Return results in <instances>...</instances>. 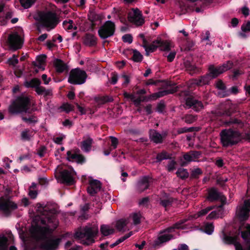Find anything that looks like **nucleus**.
I'll return each mask as SVG.
<instances>
[{"mask_svg":"<svg viewBox=\"0 0 250 250\" xmlns=\"http://www.w3.org/2000/svg\"><path fill=\"white\" fill-rule=\"evenodd\" d=\"M177 176L182 180H185L189 176V173L187 169L184 168H179L176 172Z\"/></svg>","mask_w":250,"mask_h":250,"instance_id":"nucleus-34","label":"nucleus"},{"mask_svg":"<svg viewBox=\"0 0 250 250\" xmlns=\"http://www.w3.org/2000/svg\"><path fill=\"white\" fill-rule=\"evenodd\" d=\"M185 67L190 74L195 73L197 71V67L192 64L189 61H186L184 62Z\"/></svg>","mask_w":250,"mask_h":250,"instance_id":"nucleus-36","label":"nucleus"},{"mask_svg":"<svg viewBox=\"0 0 250 250\" xmlns=\"http://www.w3.org/2000/svg\"><path fill=\"white\" fill-rule=\"evenodd\" d=\"M47 56L45 54H42L37 56L36 57V61L38 62V64L35 62H32V64L34 66H37L39 68H41V65L45 62Z\"/></svg>","mask_w":250,"mask_h":250,"instance_id":"nucleus-33","label":"nucleus"},{"mask_svg":"<svg viewBox=\"0 0 250 250\" xmlns=\"http://www.w3.org/2000/svg\"><path fill=\"white\" fill-rule=\"evenodd\" d=\"M187 221V219H183L181 220H180L179 221L177 222V223H175L173 226L174 229H184V228L183 226V225Z\"/></svg>","mask_w":250,"mask_h":250,"instance_id":"nucleus-59","label":"nucleus"},{"mask_svg":"<svg viewBox=\"0 0 250 250\" xmlns=\"http://www.w3.org/2000/svg\"><path fill=\"white\" fill-rule=\"evenodd\" d=\"M33 110L31 109V100L29 97L21 95L18 96L9 108L11 114L25 113L31 114Z\"/></svg>","mask_w":250,"mask_h":250,"instance_id":"nucleus-3","label":"nucleus"},{"mask_svg":"<svg viewBox=\"0 0 250 250\" xmlns=\"http://www.w3.org/2000/svg\"><path fill=\"white\" fill-rule=\"evenodd\" d=\"M159 40H156L153 41L150 45H148L147 47H146V50H145L146 55L148 56L150 52H154L159 47Z\"/></svg>","mask_w":250,"mask_h":250,"instance_id":"nucleus-30","label":"nucleus"},{"mask_svg":"<svg viewBox=\"0 0 250 250\" xmlns=\"http://www.w3.org/2000/svg\"><path fill=\"white\" fill-rule=\"evenodd\" d=\"M18 208L17 204L8 196L0 197V210L6 216L11 215L12 212Z\"/></svg>","mask_w":250,"mask_h":250,"instance_id":"nucleus-7","label":"nucleus"},{"mask_svg":"<svg viewBox=\"0 0 250 250\" xmlns=\"http://www.w3.org/2000/svg\"><path fill=\"white\" fill-rule=\"evenodd\" d=\"M221 193L215 188H211L208 190L207 199L209 202L218 201L220 198Z\"/></svg>","mask_w":250,"mask_h":250,"instance_id":"nucleus-19","label":"nucleus"},{"mask_svg":"<svg viewBox=\"0 0 250 250\" xmlns=\"http://www.w3.org/2000/svg\"><path fill=\"white\" fill-rule=\"evenodd\" d=\"M100 230L102 234L104 236H108L113 234L114 232V229L110 228L108 226L106 225H102L101 226Z\"/></svg>","mask_w":250,"mask_h":250,"instance_id":"nucleus-35","label":"nucleus"},{"mask_svg":"<svg viewBox=\"0 0 250 250\" xmlns=\"http://www.w3.org/2000/svg\"><path fill=\"white\" fill-rule=\"evenodd\" d=\"M189 152L191 155V158L193 159V161L198 159L201 154V152L198 151L191 150Z\"/></svg>","mask_w":250,"mask_h":250,"instance_id":"nucleus-63","label":"nucleus"},{"mask_svg":"<svg viewBox=\"0 0 250 250\" xmlns=\"http://www.w3.org/2000/svg\"><path fill=\"white\" fill-rule=\"evenodd\" d=\"M149 177L144 176L138 182L137 189L139 192H142L149 187Z\"/></svg>","mask_w":250,"mask_h":250,"instance_id":"nucleus-18","label":"nucleus"},{"mask_svg":"<svg viewBox=\"0 0 250 250\" xmlns=\"http://www.w3.org/2000/svg\"><path fill=\"white\" fill-rule=\"evenodd\" d=\"M8 242L7 238L3 235L2 236H0V247L1 248H5L7 247Z\"/></svg>","mask_w":250,"mask_h":250,"instance_id":"nucleus-57","label":"nucleus"},{"mask_svg":"<svg viewBox=\"0 0 250 250\" xmlns=\"http://www.w3.org/2000/svg\"><path fill=\"white\" fill-rule=\"evenodd\" d=\"M101 188V183L98 180H92L89 181L87 188V191L91 196H95Z\"/></svg>","mask_w":250,"mask_h":250,"instance_id":"nucleus-15","label":"nucleus"},{"mask_svg":"<svg viewBox=\"0 0 250 250\" xmlns=\"http://www.w3.org/2000/svg\"><path fill=\"white\" fill-rule=\"evenodd\" d=\"M149 136L150 140L153 143L159 144L162 143V135L155 129H150L149 131Z\"/></svg>","mask_w":250,"mask_h":250,"instance_id":"nucleus-21","label":"nucleus"},{"mask_svg":"<svg viewBox=\"0 0 250 250\" xmlns=\"http://www.w3.org/2000/svg\"><path fill=\"white\" fill-rule=\"evenodd\" d=\"M166 108V104H165L164 101H161L158 104L156 111L160 113H162L163 112L164 110Z\"/></svg>","mask_w":250,"mask_h":250,"instance_id":"nucleus-58","label":"nucleus"},{"mask_svg":"<svg viewBox=\"0 0 250 250\" xmlns=\"http://www.w3.org/2000/svg\"><path fill=\"white\" fill-rule=\"evenodd\" d=\"M79 152H81V151L78 148L68 150L66 152V160L69 162H74Z\"/></svg>","mask_w":250,"mask_h":250,"instance_id":"nucleus-25","label":"nucleus"},{"mask_svg":"<svg viewBox=\"0 0 250 250\" xmlns=\"http://www.w3.org/2000/svg\"><path fill=\"white\" fill-rule=\"evenodd\" d=\"M221 202V204L219 205L218 208V211L221 212V213H223L224 212V206L226 204L227 198L224 195H223L221 194L220 198L219 200Z\"/></svg>","mask_w":250,"mask_h":250,"instance_id":"nucleus-49","label":"nucleus"},{"mask_svg":"<svg viewBox=\"0 0 250 250\" xmlns=\"http://www.w3.org/2000/svg\"><path fill=\"white\" fill-rule=\"evenodd\" d=\"M146 85H159L161 86V88L159 89H165L167 88L168 87H170L172 86L170 82H168L166 80H154L152 79H150L148 80L146 83Z\"/></svg>","mask_w":250,"mask_h":250,"instance_id":"nucleus-16","label":"nucleus"},{"mask_svg":"<svg viewBox=\"0 0 250 250\" xmlns=\"http://www.w3.org/2000/svg\"><path fill=\"white\" fill-rule=\"evenodd\" d=\"M172 234H165L158 236L157 240L154 242L155 246H159L161 244L167 242L173 238Z\"/></svg>","mask_w":250,"mask_h":250,"instance_id":"nucleus-26","label":"nucleus"},{"mask_svg":"<svg viewBox=\"0 0 250 250\" xmlns=\"http://www.w3.org/2000/svg\"><path fill=\"white\" fill-rule=\"evenodd\" d=\"M186 108H192L196 112H199L204 108L203 104L192 96H189L186 99Z\"/></svg>","mask_w":250,"mask_h":250,"instance_id":"nucleus-12","label":"nucleus"},{"mask_svg":"<svg viewBox=\"0 0 250 250\" xmlns=\"http://www.w3.org/2000/svg\"><path fill=\"white\" fill-rule=\"evenodd\" d=\"M122 40L124 42L131 43L133 41V37L130 34H125L122 37Z\"/></svg>","mask_w":250,"mask_h":250,"instance_id":"nucleus-62","label":"nucleus"},{"mask_svg":"<svg viewBox=\"0 0 250 250\" xmlns=\"http://www.w3.org/2000/svg\"><path fill=\"white\" fill-rule=\"evenodd\" d=\"M126 225V222L125 220L120 219L117 221L116 225L117 229L121 231L123 230L125 226Z\"/></svg>","mask_w":250,"mask_h":250,"instance_id":"nucleus-50","label":"nucleus"},{"mask_svg":"<svg viewBox=\"0 0 250 250\" xmlns=\"http://www.w3.org/2000/svg\"><path fill=\"white\" fill-rule=\"evenodd\" d=\"M170 155L166 150H163L157 154L155 162L160 163L163 160L170 159Z\"/></svg>","mask_w":250,"mask_h":250,"instance_id":"nucleus-29","label":"nucleus"},{"mask_svg":"<svg viewBox=\"0 0 250 250\" xmlns=\"http://www.w3.org/2000/svg\"><path fill=\"white\" fill-rule=\"evenodd\" d=\"M98 233V227H88L86 226L82 230L76 232L75 237L76 238L79 239L85 237L86 240H83L82 243L85 246H89L91 244L94 243L95 240L93 238Z\"/></svg>","mask_w":250,"mask_h":250,"instance_id":"nucleus-6","label":"nucleus"},{"mask_svg":"<svg viewBox=\"0 0 250 250\" xmlns=\"http://www.w3.org/2000/svg\"><path fill=\"white\" fill-rule=\"evenodd\" d=\"M222 213H221L220 211H218V208L217 207V210H214L211 211L207 217L206 219L207 220H211L213 219L217 218L219 217L220 215Z\"/></svg>","mask_w":250,"mask_h":250,"instance_id":"nucleus-46","label":"nucleus"},{"mask_svg":"<svg viewBox=\"0 0 250 250\" xmlns=\"http://www.w3.org/2000/svg\"><path fill=\"white\" fill-rule=\"evenodd\" d=\"M37 211L41 215L44 216V219H41V223L45 226L42 227L38 225L35 226L31 231L33 237L37 241H42L41 248L42 250H55L57 249L61 242V239H52L47 237L48 234H52L57 228V225L54 224L53 228H51L47 224L53 223V218L50 215L53 210L47 205L38 203L36 206Z\"/></svg>","mask_w":250,"mask_h":250,"instance_id":"nucleus-1","label":"nucleus"},{"mask_svg":"<svg viewBox=\"0 0 250 250\" xmlns=\"http://www.w3.org/2000/svg\"><path fill=\"white\" fill-rule=\"evenodd\" d=\"M41 83V81L38 78H33L31 81H26L24 85L27 88L35 87V89Z\"/></svg>","mask_w":250,"mask_h":250,"instance_id":"nucleus-31","label":"nucleus"},{"mask_svg":"<svg viewBox=\"0 0 250 250\" xmlns=\"http://www.w3.org/2000/svg\"><path fill=\"white\" fill-rule=\"evenodd\" d=\"M100 15L95 12H90L88 15V20L92 23L100 20Z\"/></svg>","mask_w":250,"mask_h":250,"instance_id":"nucleus-47","label":"nucleus"},{"mask_svg":"<svg viewBox=\"0 0 250 250\" xmlns=\"http://www.w3.org/2000/svg\"><path fill=\"white\" fill-rule=\"evenodd\" d=\"M40 25L47 29L48 31L54 29L60 22L59 17L56 13L51 11H40L38 17L35 18Z\"/></svg>","mask_w":250,"mask_h":250,"instance_id":"nucleus-4","label":"nucleus"},{"mask_svg":"<svg viewBox=\"0 0 250 250\" xmlns=\"http://www.w3.org/2000/svg\"><path fill=\"white\" fill-rule=\"evenodd\" d=\"M187 221V219H183L181 220H180L179 221L177 222V223H175L173 226L174 229H184V228L183 226V225Z\"/></svg>","mask_w":250,"mask_h":250,"instance_id":"nucleus-60","label":"nucleus"},{"mask_svg":"<svg viewBox=\"0 0 250 250\" xmlns=\"http://www.w3.org/2000/svg\"><path fill=\"white\" fill-rule=\"evenodd\" d=\"M115 29V23L111 21H107L99 28L98 34L101 39L105 40L113 36Z\"/></svg>","mask_w":250,"mask_h":250,"instance_id":"nucleus-9","label":"nucleus"},{"mask_svg":"<svg viewBox=\"0 0 250 250\" xmlns=\"http://www.w3.org/2000/svg\"><path fill=\"white\" fill-rule=\"evenodd\" d=\"M214 208H215V206H211L208 207L207 208L201 210L198 212V216H202L205 215L209 211H210V210H212Z\"/></svg>","mask_w":250,"mask_h":250,"instance_id":"nucleus-52","label":"nucleus"},{"mask_svg":"<svg viewBox=\"0 0 250 250\" xmlns=\"http://www.w3.org/2000/svg\"><path fill=\"white\" fill-rule=\"evenodd\" d=\"M241 30L243 32L250 31V21H248L246 23H244L241 26Z\"/></svg>","mask_w":250,"mask_h":250,"instance_id":"nucleus-64","label":"nucleus"},{"mask_svg":"<svg viewBox=\"0 0 250 250\" xmlns=\"http://www.w3.org/2000/svg\"><path fill=\"white\" fill-rule=\"evenodd\" d=\"M211 79V77H210L209 74L208 73L206 74L197 79H192L190 81V86L192 87L195 86H202L208 84Z\"/></svg>","mask_w":250,"mask_h":250,"instance_id":"nucleus-14","label":"nucleus"},{"mask_svg":"<svg viewBox=\"0 0 250 250\" xmlns=\"http://www.w3.org/2000/svg\"><path fill=\"white\" fill-rule=\"evenodd\" d=\"M132 60L135 62H141L143 58V55L137 50H133Z\"/></svg>","mask_w":250,"mask_h":250,"instance_id":"nucleus-42","label":"nucleus"},{"mask_svg":"<svg viewBox=\"0 0 250 250\" xmlns=\"http://www.w3.org/2000/svg\"><path fill=\"white\" fill-rule=\"evenodd\" d=\"M176 162L175 160H171L168 162L167 169L168 172H172L176 168Z\"/></svg>","mask_w":250,"mask_h":250,"instance_id":"nucleus-54","label":"nucleus"},{"mask_svg":"<svg viewBox=\"0 0 250 250\" xmlns=\"http://www.w3.org/2000/svg\"><path fill=\"white\" fill-rule=\"evenodd\" d=\"M203 173L202 170L200 168H196L193 169L191 172L190 178L192 179H197L199 175Z\"/></svg>","mask_w":250,"mask_h":250,"instance_id":"nucleus-48","label":"nucleus"},{"mask_svg":"<svg viewBox=\"0 0 250 250\" xmlns=\"http://www.w3.org/2000/svg\"><path fill=\"white\" fill-rule=\"evenodd\" d=\"M36 0H20L21 5L25 9L30 7Z\"/></svg>","mask_w":250,"mask_h":250,"instance_id":"nucleus-43","label":"nucleus"},{"mask_svg":"<svg viewBox=\"0 0 250 250\" xmlns=\"http://www.w3.org/2000/svg\"><path fill=\"white\" fill-rule=\"evenodd\" d=\"M8 62L10 65L13 66L16 65L19 62V61L18 60V56L15 54L13 55L12 57L8 59Z\"/></svg>","mask_w":250,"mask_h":250,"instance_id":"nucleus-56","label":"nucleus"},{"mask_svg":"<svg viewBox=\"0 0 250 250\" xmlns=\"http://www.w3.org/2000/svg\"><path fill=\"white\" fill-rule=\"evenodd\" d=\"M97 38L93 34L86 33L83 38V43L88 46H94L97 44Z\"/></svg>","mask_w":250,"mask_h":250,"instance_id":"nucleus-20","label":"nucleus"},{"mask_svg":"<svg viewBox=\"0 0 250 250\" xmlns=\"http://www.w3.org/2000/svg\"><path fill=\"white\" fill-rule=\"evenodd\" d=\"M177 91L175 88H172L170 89H165L164 90L160 91L158 92L160 98L167 95L169 94H173Z\"/></svg>","mask_w":250,"mask_h":250,"instance_id":"nucleus-44","label":"nucleus"},{"mask_svg":"<svg viewBox=\"0 0 250 250\" xmlns=\"http://www.w3.org/2000/svg\"><path fill=\"white\" fill-rule=\"evenodd\" d=\"M214 227L212 223H206L202 227L203 231L208 235H211L214 231Z\"/></svg>","mask_w":250,"mask_h":250,"instance_id":"nucleus-32","label":"nucleus"},{"mask_svg":"<svg viewBox=\"0 0 250 250\" xmlns=\"http://www.w3.org/2000/svg\"><path fill=\"white\" fill-rule=\"evenodd\" d=\"M87 74L85 71L79 68L72 69L68 79V82L72 84H82L85 82Z\"/></svg>","mask_w":250,"mask_h":250,"instance_id":"nucleus-8","label":"nucleus"},{"mask_svg":"<svg viewBox=\"0 0 250 250\" xmlns=\"http://www.w3.org/2000/svg\"><path fill=\"white\" fill-rule=\"evenodd\" d=\"M182 119L187 124H191L197 120V116L192 114H186Z\"/></svg>","mask_w":250,"mask_h":250,"instance_id":"nucleus-37","label":"nucleus"},{"mask_svg":"<svg viewBox=\"0 0 250 250\" xmlns=\"http://www.w3.org/2000/svg\"><path fill=\"white\" fill-rule=\"evenodd\" d=\"M109 139L111 141V147L112 149H116L117 147V146L119 144L118 139L114 136H110Z\"/></svg>","mask_w":250,"mask_h":250,"instance_id":"nucleus-55","label":"nucleus"},{"mask_svg":"<svg viewBox=\"0 0 250 250\" xmlns=\"http://www.w3.org/2000/svg\"><path fill=\"white\" fill-rule=\"evenodd\" d=\"M93 143V139L88 136L85 140L81 142V148L84 152H89L91 149Z\"/></svg>","mask_w":250,"mask_h":250,"instance_id":"nucleus-24","label":"nucleus"},{"mask_svg":"<svg viewBox=\"0 0 250 250\" xmlns=\"http://www.w3.org/2000/svg\"><path fill=\"white\" fill-rule=\"evenodd\" d=\"M74 162L78 164L83 165L86 162V158L83 154H81V152H79Z\"/></svg>","mask_w":250,"mask_h":250,"instance_id":"nucleus-53","label":"nucleus"},{"mask_svg":"<svg viewBox=\"0 0 250 250\" xmlns=\"http://www.w3.org/2000/svg\"><path fill=\"white\" fill-rule=\"evenodd\" d=\"M245 229L241 231V237L244 240L246 244L250 243V224H247L245 227Z\"/></svg>","mask_w":250,"mask_h":250,"instance_id":"nucleus-27","label":"nucleus"},{"mask_svg":"<svg viewBox=\"0 0 250 250\" xmlns=\"http://www.w3.org/2000/svg\"><path fill=\"white\" fill-rule=\"evenodd\" d=\"M8 42L10 48L14 50L20 49L23 44L22 39L17 33L10 34L8 38Z\"/></svg>","mask_w":250,"mask_h":250,"instance_id":"nucleus-13","label":"nucleus"},{"mask_svg":"<svg viewBox=\"0 0 250 250\" xmlns=\"http://www.w3.org/2000/svg\"><path fill=\"white\" fill-rule=\"evenodd\" d=\"M208 70L209 73L208 74L211 77L212 79L216 78L222 73L219 66L215 67L213 65H211L209 66Z\"/></svg>","mask_w":250,"mask_h":250,"instance_id":"nucleus-28","label":"nucleus"},{"mask_svg":"<svg viewBox=\"0 0 250 250\" xmlns=\"http://www.w3.org/2000/svg\"><path fill=\"white\" fill-rule=\"evenodd\" d=\"M250 199L244 200L242 205L237 207L236 214L238 219L241 222L247 220L250 217Z\"/></svg>","mask_w":250,"mask_h":250,"instance_id":"nucleus-10","label":"nucleus"},{"mask_svg":"<svg viewBox=\"0 0 250 250\" xmlns=\"http://www.w3.org/2000/svg\"><path fill=\"white\" fill-rule=\"evenodd\" d=\"M36 117L34 115H32L29 118H27L26 117H22V120L26 122L29 123H35L37 122V121L35 120Z\"/></svg>","mask_w":250,"mask_h":250,"instance_id":"nucleus-61","label":"nucleus"},{"mask_svg":"<svg viewBox=\"0 0 250 250\" xmlns=\"http://www.w3.org/2000/svg\"><path fill=\"white\" fill-rule=\"evenodd\" d=\"M74 106L71 104L68 103H63L61 106H60L58 109H61L62 111H65L68 113L71 111L73 110Z\"/></svg>","mask_w":250,"mask_h":250,"instance_id":"nucleus-40","label":"nucleus"},{"mask_svg":"<svg viewBox=\"0 0 250 250\" xmlns=\"http://www.w3.org/2000/svg\"><path fill=\"white\" fill-rule=\"evenodd\" d=\"M55 172V178L62 184L72 186L76 182L75 178L77 174L72 166H68V169H64L62 166H58Z\"/></svg>","mask_w":250,"mask_h":250,"instance_id":"nucleus-5","label":"nucleus"},{"mask_svg":"<svg viewBox=\"0 0 250 250\" xmlns=\"http://www.w3.org/2000/svg\"><path fill=\"white\" fill-rule=\"evenodd\" d=\"M54 65L58 73H62L65 70H68L67 65L61 59H55L54 62Z\"/></svg>","mask_w":250,"mask_h":250,"instance_id":"nucleus-22","label":"nucleus"},{"mask_svg":"<svg viewBox=\"0 0 250 250\" xmlns=\"http://www.w3.org/2000/svg\"><path fill=\"white\" fill-rule=\"evenodd\" d=\"M96 101L97 102H101L102 104H104L106 103L111 102L113 101V99L111 97L106 96L96 99Z\"/></svg>","mask_w":250,"mask_h":250,"instance_id":"nucleus-51","label":"nucleus"},{"mask_svg":"<svg viewBox=\"0 0 250 250\" xmlns=\"http://www.w3.org/2000/svg\"><path fill=\"white\" fill-rule=\"evenodd\" d=\"M195 43L189 38H186V42L185 44V50L190 51L194 49Z\"/></svg>","mask_w":250,"mask_h":250,"instance_id":"nucleus-41","label":"nucleus"},{"mask_svg":"<svg viewBox=\"0 0 250 250\" xmlns=\"http://www.w3.org/2000/svg\"><path fill=\"white\" fill-rule=\"evenodd\" d=\"M176 199L165 194L163 197L160 198L159 204L161 206L164 207L165 209L167 210V208L171 207Z\"/></svg>","mask_w":250,"mask_h":250,"instance_id":"nucleus-17","label":"nucleus"},{"mask_svg":"<svg viewBox=\"0 0 250 250\" xmlns=\"http://www.w3.org/2000/svg\"><path fill=\"white\" fill-rule=\"evenodd\" d=\"M220 238L223 242L227 245L233 244L237 240L236 237L228 235L224 230L221 231Z\"/></svg>","mask_w":250,"mask_h":250,"instance_id":"nucleus-23","label":"nucleus"},{"mask_svg":"<svg viewBox=\"0 0 250 250\" xmlns=\"http://www.w3.org/2000/svg\"><path fill=\"white\" fill-rule=\"evenodd\" d=\"M131 10L128 13V21L137 26L142 25L145 23V19L142 12L137 8H132Z\"/></svg>","mask_w":250,"mask_h":250,"instance_id":"nucleus-11","label":"nucleus"},{"mask_svg":"<svg viewBox=\"0 0 250 250\" xmlns=\"http://www.w3.org/2000/svg\"><path fill=\"white\" fill-rule=\"evenodd\" d=\"M159 47L163 51H169L170 50V46L169 43L167 41H161L159 40Z\"/></svg>","mask_w":250,"mask_h":250,"instance_id":"nucleus-39","label":"nucleus"},{"mask_svg":"<svg viewBox=\"0 0 250 250\" xmlns=\"http://www.w3.org/2000/svg\"><path fill=\"white\" fill-rule=\"evenodd\" d=\"M233 66V63L231 61H228L224 63L222 65L219 66L220 69L222 73L230 69Z\"/></svg>","mask_w":250,"mask_h":250,"instance_id":"nucleus-38","label":"nucleus"},{"mask_svg":"<svg viewBox=\"0 0 250 250\" xmlns=\"http://www.w3.org/2000/svg\"><path fill=\"white\" fill-rule=\"evenodd\" d=\"M196 127H184L179 128L177 130V133L178 134H181L182 133H185L187 132H191L194 131H196Z\"/></svg>","mask_w":250,"mask_h":250,"instance_id":"nucleus-45","label":"nucleus"},{"mask_svg":"<svg viewBox=\"0 0 250 250\" xmlns=\"http://www.w3.org/2000/svg\"><path fill=\"white\" fill-rule=\"evenodd\" d=\"M225 124L227 126L231 127L223 129L220 133L222 146L227 148L237 145L241 141V134L237 129L242 128L244 124L240 119L230 117L225 121Z\"/></svg>","mask_w":250,"mask_h":250,"instance_id":"nucleus-2","label":"nucleus"}]
</instances>
